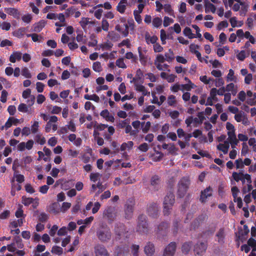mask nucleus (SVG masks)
<instances>
[{"label": "nucleus", "mask_w": 256, "mask_h": 256, "mask_svg": "<svg viewBox=\"0 0 256 256\" xmlns=\"http://www.w3.org/2000/svg\"><path fill=\"white\" fill-rule=\"evenodd\" d=\"M223 2L226 8L228 6L234 12H239L240 16H245L248 12V4L240 0H223Z\"/></svg>", "instance_id": "nucleus-1"}, {"label": "nucleus", "mask_w": 256, "mask_h": 256, "mask_svg": "<svg viewBox=\"0 0 256 256\" xmlns=\"http://www.w3.org/2000/svg\"><path fill=\"white\" fill-rule=\"evenodd\" d=\"M226 128L228 136V140L230 141L232 148H234V146L238 144V140L235 133L236 130L234 126L231 123L227 122L226 124Z\"/></svg>", "instance_id": "nucleus-2"}, {"label": "nucleus", "mask_w": 256, "mask_h": 256, "mask_svg": "<svg viewBox=\"0 0 256 256\" xmlns=\"http://www.w3.org/2000/svg\"><path fill=\"white\" fill-rule=\"evenodd\" d=\"M174 202V196L172 194H169L164 197V212L165 215L169 214Z\"/></svg>", "instance_id": "nucleus-3"}, {"label": "nucleus", "mask_w": 256, "mask_h": 256, "mask_svg": "<svg viewBox=\"0 0 256 256\" xmlns=\"http://www.w3.org/2000/svg\"><path fill=\"white\" fill-rule=\"evenodd\" d=\"M24 223L22 218H19L17 220L10 221L9 224V228L10 230V233L12 234H18L20 232V230L18 228V226H21Z\"/></svg>", "instance_id": "nucleus-4"}, {"label": "nucleus", "mask_w": 256, "mask_h": 256, "mask_svg": "<svg viewBox=\"0 0 256 256\" xmlns=\"http://www.w3.org/2000/svg\"><path fill=\"white\" fill-rule=\"evenodd\" d=\"M58 120L57 116H50L44 128L46 132H50L52 130L55 132L58 128V124H56Z\"/></svg>", "instance_id": "nucleus-5"}, {"label": "nucleus", "mask_w": 256, "mask_h": 256, "mask_svg": "<svg viewBox=\"0 0 256 256\" xmlns=\"http://www.w3.org/2000/svg\"><path fill=\"white\" fill-rule=\"evenodd\" d=\"M97 236L102 242H106L111 238V234L110 230L106 228H102L97 232Z\"/></svg>", "instance_id": "nucleus-6"}, {"label": "nucleus", "mask_w": 256, "mask_h": 256, "mask_svg": "<svg viewBox=\"0 0 256 256\" xmlns=\"http://www.w3.org/2000/svg\"><path fill=\"white\" fill-rule=\"evenodd\" d=\"M232 177L236 182L242 180V182H244L246 181L248 183L251 182L250 176L248 174H244L241 172H234Z\"/></svg>", "instance_id": "nucleus-7"}, {"label": "nucleus", "mask_w": 256, "mask_h": 256, "mask_svg": "<svg viewBox=\"0 0 256 256\" xmlns=\"http://www.w3.org/2000/svg\"><path fill=\"white\" fill-rule=\"evenodd\" d=\"M217 89L212 88L210 91V96L208 97L206 105L212 106L214 102L218 101L216 97Z\"/></svg>", "instance_id": "nucleus-8"}, {"label": "nucleus", "mask_w": 256, "mask_h": 256, "mask_svg": "<svg viewBox=\"0 0 256 256\" xmlns=\"http://www.w3.org/2000/svg\"><path fill=\"white\" fill-rule=\"evenodd\" d=\"M232 192L234 198V201L237 203V206L239 208H241L242 206V199L240 197L238 196L239 190L236 186H233L232 188Z\"/></svg>", "instance_id": "nucleus-9"}, {"label": "nucleus", "mask_w": 256, "mask_h": 256, "mask_svg": "<svg viewBox=\"0 0 256 256\" xmlns=\"http://www.w3.org/2000/svg\"><path fill=\"white\" fill-rule=\"evenodd\" d=\"M76 130V128L74 123L72 120H70L67 125L60 128L59 132L64 134L68 132V130L74 132Z\"/></svg>", "instance_id": "nucleus-10"}, {"label": "nucleus", "mask_w": 256, "mask_h": 256, "mask_svg": "<svg viewBox=\"0 0 256 256\" xmlns=\"http://www.w3.org/2000/svg\"><path fill=\"white\" fill-rule=\"evenodd\" d=\"M138 231L140 232H146L147 224L145 220V217L141 216L138 218Z\"/></svg>", "instance_id": "nucleus-11"}, {"label": "nucleus", "mask_w": 256, "mask_h": 256, "mask_svg": "<svg viewBox=\"0 0 256 256\" xmlns=\"http://www.w3.org/2000/svg\"><path fill=\"white\" fill-rule=\"evenodd\" d=\"M199 48L200 46L194 44H190V52L194 54L200 62H202L204 61V58L202 57L200 53L198 51Z\"/></svg>", "instance_id": "nucleus-12"}, {"label": "nucleus", "mask_w": 256, "mask_h": 256, "mask_svg": "<svg viewBox=\"0 0 256 256\" xmlns=\"http://www.w3.org/2000/svg\"><path fill=\"white\" fill-rule=\"evenodd\" d=\"M115 29L124 36H126L128 34V26L126 24H117L116 26Z\"/></svg>", "instance_id": "nucleus-13"}, {"label": "nucleus", "mask_w": 256, "mask_h": 256, "mask_svg": "<svg viewBox=\"0 0 256 256\" xmlns=\"http://www.w3.org/2000/svg\"><path fill=\"white\" fill-rule=\"evenodd\" d=\"M230 141L224 140L222 142H220L216 146L218 150L222 151L224 154H226L228 152L230 148Z\"/></svg>", "instance_id": "nucleus-14"}, {"label": "nucleus", "mask_w": 256, "mask_h": 256, "mask_svg": "<svg viewBox=\"0 0 256 256\" xmlns=\"http://www.w3.org/2000/svg\"><path fill=\"white\" fill-rule=\"evenodd\" d=\"M176 244L171 242L165 248L163 256H173L175 252Z\"/></svg>", "instance_id": "nucleus-15"}, {"label": "nucleus", "mask_w": 256, "mask_h": 256, "mask_svg": "<svg viewBox=\"0 0 256 256\" xmlns=\"http://www.w3.org/2000/svg\"><path fill=\"white\" fill-rule=\"evenodd\" d=\"M143 82H138L134 84L136 90L139 92H140L144 96H150V92H148L146 88L142 85Z\"/></svg>", "instance_id": "nucleus-16"}, {"label": "nucleus", "mask_w": 256, "mask_h": 256, "mask_svg": "<svg viewBox=\"0 0 256 256\" xmlns=\"http://www.w3.org/2000/svg\"><path fill=\"white\" fill-rule=\"evenodd\" d=\"M4 12L12 16L14 18L19 19L20 16V11L14 8H5Z\"/></svg>", "instance_id": "nucleus-17"}, {"label": "nucleus", "mask_w": 256, "mask_h": 256, "mask_svg": "<svg viewBox=\"0 0 256 256\" xmlns=\"http://www.w3.org/2000/svg\"><path fill=\"white\" fill-rule=\"evenodd\" d=\"M96 256H108V253L104 247L102 245H97L95 247Z\"/></svg>", "instance_id": "nucleus-18"}, {"label": "nucleus", "mask_w": 256, "mask_h": 256, "mask_svg": "<svg viewBox=\"0 0 256 256\" xmlns=\"http://www.w3.org/2000/svg\"><path fill=\"white\" fill-rule=\"evenodd\" d=\"M131 82L134 84L144 82V74L140 69H138L136 70V76L132 78Z\"/></svg>", "instance_id": "nucleus-19"}, {"label": "nucleus", "mask_w": 256, "mask_h": 256, "mask_svg": "<svg viewBox=\"0 0 256 256\" xmlns=\"http://www.w3.org/2000/svg\"><path fill=\"white\" fill-rule=\"evenodd\" d=\"M212 189L210 188H207L204 191L202 192L200 200L202 202H204L206 201V198L212 196Z\"/></svg>", "instance_id": "nucleus-20"}, {"label": "nucleus", "mask_w": 256, "mask_h": 256, "mask_svg": "<svg viewBox=\"0 0 256 256\" xmlns=\"http://www.w3.org/2000/svg\"><path fill=\"white\" fill-rule=\"evenodd\" d=\"M206 248V244L204 242H201L200 244H197L194 249V251L195 252L196 254L198 256L201 255L204 252H205Z\"/></svg>", "instance_id": "nucleus-21"}, {"label": "nucleus", "mask_w": 256, "mask_h": 256, "mask_svg": "<svg viewBox=\"0 0 256 256\" xmlns=\"http://www.w3.org/2000/svg\"><path fill=\"white\" fill-rule=\"evenodd\" d=\"M128 6L127 0H120L116 6V10L120 14H124Z\"/></svg>", "instance_id": "nucleus-22"}, {"label": "nucleus", "mask_w": 256, "mask_h": 256, "mask_svg": "<svg viewBox=\"0 0 256 256\" xmlns=\"http://www.w3.org/2000/svg\"><path fill=\"white\" fill-rule=\"evenodd\" d=\"M204 7L205 12L206 13H208L210 12L214 13L216 12V6L210 3L208 0H204Z\"/></svg>", "instance_id": "nucleus-23"}, {"label": "nucleus", "mask_w": 256, "mask_h": 256, "mask_svg": "<svg viewBox=\"0 0 256 256\" xmlns=\"http://www.w3.org/2000/svg\"><path fill=\"white\" fill-rule=\"evenodd\" d=\"M100 116L108 122H114V116L107 110H102L100 112Z\"/></svg>", "instance_id": "nucleus-24"}, {"label": "nucleus", "mask_w": 256, "mask_h": 256, "mask_svg": "<svg viewBox=\"0 0 256 256\" xmlns=\"http://www.w3.org/2000/svg\"><path fill=\"white\" fill-rule=\"evenodd\" d=\"M70 141L72 142L76 146H80L82 144V139L80 138H76V134H70L68 137Z\"/></svg>", "instance_id": "nucleus-25"}, {"label": "nucleus", "mask_w": 256, "mask_h": 256, "mask_svg": "<svg viewBox=\"0 0 256 256\" xmlns=\"http://www.w3.org/2000/svg\"><path fill=\"white\" fill-rule=\"evenodd\" d=\"M226 80L227 82H237L238 78L234 74V72L233 70L230 69L228 70V73L226 76Z\"/></svg>", "instance_id": "nucleus-26"}, {"label": "nucleus", "mask_w": 256, "mask_h": 256, "mask_svg": "<svg viewBox=\"0 0 256 256\" xmlns=\"http://www.w3.org/2000/svg\"><path fill=\"white\" fill-rule=\"evenodd\" d=\"M22 54L20 52H14L10 57V61L12 63L16 62V60L19 61L21 60Z\"/></svg>", "instance_id": "nucleus-27"}, {"label": "nucleus", "mask_w": 256, "mask_h": 256, "mask_svg": "<svg viewBox=\"0 0 256 256\" xmlns=\"http://www.w3.org/2000/svg\"><path fill=\"white\" fill-rule=\"evenodd\" d=\"M94 22L90 21V18H82L80 22L81 26L86 30L88 26L90 24H94Z\"/></svg>", "instance_id": "nucleus-28"}, {"label": "nucleus", "mask_w": 256, "mask_h": 256, "mask_svg": "<svg viewBox=\"0 0 256 256\" xmlns=\"http://www.w3.org/2000/svg\"><path fill=\"white\" fill-rule=\"evenodd\" d=\"M225 88L226 91L230 92L233 96H235L238 92L237 86L232 82L227 84Z\"/></svg>", "instance_id": "nucleus-29"}, {"label": "nucleus", "mask_w": 256, "mask_h": 256, "mask_svg": "<svg viewBox=\"0 0 256 256\" xmlns=\"http://www.w3.org/2000/svg\"><path fill=\"white\" fill-rule=\"evenodd\" d=\"M183 34L190 39L198 38L196 34L192 32V30L189 27H186L183 30Z\"/></svg>", "instance_id": "nucleus-30"}, {"label": "nucleus", "mask_w": 256, "mask_h": 256, "mask_svg": "<svg viewBox=\"0 0 256 256\" xmlns=\"http://www.w3.org/2000/svg\"><path fill=\"white\" fill-rule=\"evenodd\" d=\"M144 252L148 256H152L154 252V245L150 242L148 243L144 247Z\"/></svg>", "instance_id": "nucleus-31"}, {"label": "nucleus", "mask_w": 256, "mask_h": 256, "mask_svg": "<svg viewBox=\"0 0 256 256\" xmlns=\"http://www.w3.org/2000/svg\"><path fill=\"white\" fill-rule=\"evenodd\" d=\"M46 24V21L44 20L40 21L39 22L35 24L34 25V31L36 32H40L42 30V29L44 27Z\"/></svg>", "instance_id": "nucleus-32"}, {"label": "nucleus", "mask_w": 256, "mask_h": 256, "mask_svg": "<svg viewBox=\"0 0 256 256\" xmlns=\"http://www.w3.org/2000/svg\"><path fill=\"white\" fill-rule=\"evenodd\" d=\"M234 119L238 122H242L244 124H246L247 120L244 112H239L235 114Z\"/></svg>", "instance_id": "nucleus-33"}, {"label": "nucleus", "mask_w": 256, "mask_h": 256, "mask_svg": "<svg viewBox=\"0 0 256 256\" xmlns=\"http://www.w3.org/2000/svg\"><path fill=\"white\" fill-rule=\"evenodd\" d=\"M134 146V143L132 141H128L126 142H124L120 146V150L121 151H126L130 150Z\"/></svg>", "instance_id": "nucleus-34"}, {"label": "nucleus", "mask_w": 256, "mask_h": 256, "mask_svg": "<svg viewBox=\"0 0 256 256\" xmlns=\"http://www.w3.org/2000/svg\"><path fill=\"white\" fill-rule=\"evenodd\" d=\"M230 22L232 28L240 27L243 24L242 22L238 21L236 16L231 18L230 19Z\"/></svg>", "instance_id": "nucleus-35"}, {"label": "nucleus", "mask_w": 256, "mask_h": 256, "mask_svg": "<svg viewBox=\"0 0 256 256\" xmlns=\"http://www.w3.org/2000/svg\"><path fill=\"white\" fill-rule=\"evenodd\" d=\"M224 229H220L216 234L217 240L219 243L222 244L224 242Z\"/></svg>", "instance_id": "nucleus-36"}, {"label": "nucleus", "mask_w": 256, "mask_h": 256, "mask_svg": "<svg viewBox=\"0 0 256 256\" xmlns=\"http://www.w3.org/2000/svg\"><path fill=\"white\" fill-rule=\"evenodd\" d=\"M204 119V116L202 114H199L196 117L193 118L194 126H197L200 124Z\"/></svg>", "instance_id": "nucleus-37"}, {"label": "nucleus", "mask_w": 256, "mask_h": 256, "mask_svg": "<svg viewBox=\"0 0 256 256\" xmlns=\"http://www.w3.org/2000/svg\"><path fill=\"white\" fill-rule=\"evenodd\" d=\"M200 80L206 84H210L211 82H214V78H208L206 76H200ZM210 86H212L210 85Z\"/></svg>", "instance_id": "nucleus-38"}, {"label": "nucleus", "mask_w": 256, "mask_h": 256, "mask_svg": "<svg viewBox=\"0 0 256 256\" xmlns=\"http://www.w3.org/2000/svg\"><path fill=\"white\" fill-rule=\"evenodd\" d=\"M181 90H190L192 88L196 87V86L192 82L190 84H180Z\"/></svg>", "instance_id": "nucleus-39"}, {"label": "nucleus", "mask_w": 256, "mask_h": 256, "mask_svg": "<svg viewBox=\"0 0 256 256\" xmlns=\"http://www.w3.org/2000/svg\"><path fill=\"white\" fill-rule=\"evenodd\" d=\"M51 252L54 254L60 255L62 254L63 249L60 246H54L52 248Z\"/></svg>", "instance_id": "nucleus-40"}, {"label": "nucleus", "mask_w": 256, "mask_h": 256, "mask_svg": "<svg viewBox=\"0 0 256 256\" xmlns=\"http://www.w3.org/2000/svg\"><path fill=\"white\" fill-rule=\"evenodd\" d=\"M92 68L94 72H100L102 70V67L100 62H94Z\"/></svg>", "instance_id": "nucleus-41"}, {"label": "nucleus", "mask_w": 256, "mask_h": 256, "mask_svg": "<svg viewBox=\"0 0 256 256\" xmlns=\"http://www.w3.org/2000/svg\"><path fill=\"white\" fill-rule=\"evenodd\" d=\"M124 226L122 224H120L118 226L115 228V232L116 234L120 236H122L124 235Z\"/></svg>", "instance_id": "nucleus-42"}, {"label": "nucleus", "mask_w": 256, "mask_h": 256, "mask_svg": "<svg viewBox=\"0 0 256 256\" xmlns=\"http://www.w3.org/2000/svg\"><path fill=\"white\" fill-rule=\"evenodd\" d=\"M127 252H128L126 250L124 247H118L115 250V254L116 255V256H124L125 254H127Z\"/></svg>", "instance_id": "nucleus-43"}, {"label": "nucleus", "mask_w": 256, "mask_h": 256, "mask_svg": "<svg viewBox=\"0 0 256 256\" xmlns=\"http://www.w3.org/2000/svg\"><path fill=\"white\" fill-rule=\"evenodd\" d=\"M26 36L28 37H31L34 42H42V37L36 34H28Z\"/></svg>", "instance_id": "nucleus-44"}, {"label": "nucleus", "mask_w": 256, "mask_h": 256, "mask_svg": "<svg viewBox=\"0 0 256 256\" xmlns=\"http://www.w3.org/2000/svg\"><path fill=\"white\" fill-rule=\"evenodd\" d=\"M21 74L22 76L26 78H32V74L30 72V71L26 67L22 68Z\"/></svg>", "instance_id": "nucleus-45"}, {"label": "nucleus", "mask_w": 256, "mask_h": 256, "mask_svg": "<svg viewBox=\"0 0 256 256\" xmlns=\"http://www.w3.org/2000/svg\"><path fill=\"white\" fill-rule=\"evenodd\" d=\"M94 8V11L93 12L90 11V12H94V16L97 19H98V20L102 18V12H103V10L101 8L96 9L97 8H96L95 9V8Z\"/></svg>", "instance_id": "nucleus-46"}, {"label": "nucleus", "mask_w": 256, "mask_h": 256, "mask_svg": "<svg viewBox=\"0 0 256 256\" xmlns=\"http://www.w3.org/2000/svg\"><path fill=\"white\" fill-rule=\"evenodd\" d=\"M36 141L41 145H42L46 142L45 138L40 134H38L35 136Z\"/></svg>", "instance_id": "nucleus-47"}, {"label": "nucleus", "mask_w": 256, "mask_h": 256, "mask_svg": "<svg viewBox=\"0 0 256 256\" xmlns=\"http://www.w3.org/2000/svg\"><path fill=\"white\" fill-rule=\"evenodd\" d=\"M76 40L78 42H82V44L86 43V40L85 38V36L83 34V32H78V34L76 37Z\"/></svg>", "instance_id": "nucleus-48"}, {"label": "nucleus", "mask_w": 256, "mask_h": 256, "mask_svg": "<svg viewBox=\"0 0 256 256\" xmlns=\"http://www.w3.org/2000/svg\"><path fill=\"white\" fill-rule=\"evenodd\" d=\"M138 2L139 3V4L138 6V9L134 11H137V12H138L142 13L144 10V6L146 4V2L144 0H138Z\"/></svg>", "instance_id": "nucleus-49"}, {"label": "nucleus", "mask_w": 256, "mask_h": 256, "mask_svg": "<svg viewBox=\"0 0 256 256\" xmlns=\"http://www.w3.org/2000/svg\"><path fill=\"white\" fill-rule=\"evenodd\" d=\"M22 208V206H19V208L16 212L15 215L17 218H22L24 220L25 216L24 214V212Z\"/></svg>", "instance_id": "nucleus-50"}, {"label": "nucleus", "mask_w": 256, "mask_h": 256, "mask_svg": "<svg viewBox=\"0 0 256 256\" xmlns=\"http://www.w3.org/2000/svg\"><path fill=\"white\" fill-rule=\"evenodd\" d=\"M256 93H253L252 98H248L246 100V103L251 106L256 104Z\"/></svg>", "instance_id": "nucleus-51"}, {"label": "nucleus", "mask_w": 256, "mask_h": 256, "mask_svg": "<svg viewBox=\"0 0 256 256\" xmlns=\"http://www.w3.org/2000/svg\"><path fill=\"white\" fill-rule=\"evenodd\" d=\"M50 228L49 231V234L51 236H54L58 230V226L57 225H54L51 228L50 226H48Z\"/></svg>", "instance_id": "nucleus-52"}, {"label": "nucleus", "mask_w": 256, "mask_h": 256, "mask_svg": "<svg viewBox=\"0 0 256 256\" xmlns=\"http://www.w3.org/2000/svg\"><path fill=\"white\" fill-rule=\"evenodd\" d=\"M94 140L96 141L97 144L99 146H102L104 144V141L103 138L99 136V134L96 133V130H94Z\"/></svg>", "instance_id": "nucleus-53"}, {"label": "nucleus", "mask_w": 256, "mask_h": 256, "mask_svg": "<svg viewBox=\"0 0 256 256\" xmlns=\"http://www.w3.org/2000/svg\"><path fill=\"white\" fill-rule=\"evenodd\" d=\"M14 178L16 179V181L18 183H22L24 180V177L22 174H18V172H15L14 175Z\"/></svg>", "instance_id": "nucleus-54"}, {"label": "nucleus", "mask_w": 256, "mask_h": 256, "mask_svg": "<svg viewBox=\"0 0 256 256\" xmlns=\"http://www.w3.org/2000/svg\"><path fill=\"white\" fill-rule=\"evenodd\" d=\"M164 12L170 16L174 15V12L172 8L171 5L170 4H166L164 6Z\"/></svg>", "instance_id": "nucleus-55"}, {"label": "nucleus", "mask_w": 256, "mask_h": 256, "mask_svg": "<svg viewBox=\"0 0 256 256\" xmlns=\"http://www.w3.org/2000/svg\"><path fill=\"white\" fill-rule=\"evenodd\" d=\"M39 126H39L38 122L37 120L34 121L33 124L32 125V126H31L30 130H31L32 133V134L36 133L38 130Z\"/></svg>", "instance_id": "nucleus-56"}, {"label": "nucleus", "mask_w": 256, "mask_h": 256, "mask_svg": "<svg viewBox=\"0 0 256 256\" xmlns=\"http://www.w3.org/2000/svg\"><path fill=\"white\" fill-rule=\"evenodd\" d=\"M116 66L120 68H126L123 58H120L116 60Z\"/></svg>", "instance_id": "nucleus-57"}, {"label": "nucleus", "mask_w": 256, "mask_h": 256, "mask_svg": "<svg viewBox=\"0 0 256 256\" xmlns=\"http://www.w3.org/2000/svg\"><path fill=\"white\" fill-rule=\"evenodd\" d=\"M34 199L31 198H26V196H22V203L25 206H28L32 203H33Z\"/></svg>", "instance_id": "nucleus-58"}, {"label": "nucleus", "mask_w": 256, "mask_h": 256, "mask_svg": "<svg viewBox=\"0 0 256 256\" xmlns=\"http://www.w3.org/2000/svg\"><path fill=\"white\" fill-rule=\"evenodd\" d=\"M253 80V76L252 74H249L244 76V82L246 85H250L251 84Z\"/></svg>", "instance_id": "nucleus-59"}, {"label": "nucleus", "mask_w": 256, "mask_h": 256, "mask_svg": "<svg viewBox=\"0 0 256 256\" xmlns=\"http://www.w3.org/2000/svg\"><path fill=\"white\" fill-rule=\"evenodd\" d=\"M146 40L148 44H155L158 40V38L155 36H146Z\"/></svg>", "instance_id": "nucleus-60"}, {"label": "nucleus", "mask_w": 256, "mask_h": 256, "mask_svg": "<svg viewBox=\"0 0 256 256\" xmlns=\"http://www.w3.org/2000/svg\"><path fill=\"white\" fill-rule=\"evenodd\" d=\"M174 22V20L172 18H170L168 16H164V26L166 27L172 24Z\"/></svg>", "instance_id": "nucleus-61"}, {"label": "nucleus", "mask_w": 256, "mask_h": 256, "mask_svg": "<svg viewBox=\"0 0 256 256\" xmlns=\"http://www.w3.org/2000/svg\"><path fill=\"white\" fill-rule=\"evenodd\" d=\"M70 206L71 204L70 202H64L62 204L60 210L62 212H65L70 208Z\"/></svg>", "instance_id": "nucleus-62"}, {"label": "nucleus", "mask_w": 256, "mask_h": 256, "mask_svg": "<svg viewBox=\"0 0 256 256\" xmlns=\"http://www.w3.org/2000/svg\"><path fill=\"white\" fill-rule=\"evenodd\" d=\"M168 105L172 106L176 104V98L174 95H170L168 98Z\"/></svg>", "instance_id": "nucleus-63"}, {"label": "nucleus", "mask_w": 256, "mask_h": 256, "mask_svg": "<svg viewBox=\"0 0 256 256\" xmlns=\"http://www.w3.org/2000/svg\"><path fill=\"white\" fill-rule=\"evenodd\" d=\"M248 144L252 146L253 151L256 152V140L254 138H250L248 140Z\"/></svg>", "instance_id": "nucleus-64"}]
</instances>
